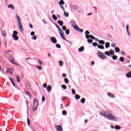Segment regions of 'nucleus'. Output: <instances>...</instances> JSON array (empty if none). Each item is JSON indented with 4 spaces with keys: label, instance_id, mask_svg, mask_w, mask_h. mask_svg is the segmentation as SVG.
I'll list each match as a JSON object with an SVG mask.
<instances>
[{
    "label": "nucleus",
    "instance_id": "7ed1b4c3",
    "mask_svg": "<svg viewBox=\"0 0 131 131\" xmlns=\"http://www.w3.org/2000/svg\"><path fill=\"white\" fill-rule=\"evenodd\" d=\"M106 118L107 119H109V120H112L113 121H116L117 120V118L115 116L112 115V114H109L106 116Z\"/></svg>",
    "mask_w": 131,
    "mask_h": 131
},
{
    "label": "nucleus",
    "instance_id": "4c0bfd02",
    "mask_svg": "<svg viewBox=\"0 0 131 131\" xmlns=\"http://www.w3.org/2000/svg\"><path fill=\"white\" fill-rule=\"evenodd\" d=\"M58 32H59V34H62L63 33V31H62V30L61 29H59Z\"/></svg>",
    "mask_w": 131,
    "mask_h": 131
},
{
    "label": "nucleus",
    "instance_id": "79ce46f5",
    "mask_svg": "<svg viewBox=\"0 0 131 131\" xmlns=\"http://www.w3.org/2000/svg\"><path fill=\"white\" fill-rule=\"evenodd\" d=\"M32 39H33L34 40H36V39H37V38L36 37V36L34 35L33 37H32Z\"/></svg>",
    "mask_w": 131,
    "mask_h": 131
},
{
    "label": "nucleus",
    "instance_id": "49530a36",
    "mask_svg": "<svg viewBox=\"0 0 131 131\" xmlns=\"http://www.w3.org/2000/svg\"><path fill=\"white\" fill-rule=\"evenodd\" d=\"M46 101V98L45 97V96H42V102H45Z\"/></svg>",
    "mask_w": 131,
    "mask_h": 131
},
{
    "label": "nucleus",
    "instance_id": "f03ea898",
    "mask_svg": "<svg viewBox=\"0 0 131 131\" xmlns=\"http://www.w3.org/2000/svg\"><path fill=\"white\" fill-rule=\"evenodd\" d=\"M38 106V101H37V99H35L33 100V106L32 110L33 111H36V110L37 109V106Z\"/></svg>",
    "mask_w": 131,
    "mask_h": 131
},
{
    "label": "nucleus",
    "instance_id": "c9c22d12",
    "mask_svg": "<svg viewBox=\"0 0 131 131\" xmlns=\"http://www.w3.org/2000/svg\"><path fill=\"white\" fill-rule=\"evenodd\" d=\"M67 114V112L66 111L63 110L62 111V115H66Z\"/></svg>",
    "mask_w": 131,
    "mask_h": 131
},
{
    "label": "nucleus",
    "instance_id": "5701e85b",
    "mask_svg": "<svg viewBox=\"0 0 131 131\" xmlns=\"http://www.w3.org/2000/svg\"><path fill=\"white\" fill-rule=\"evenodd\" d=\"M6 73H10V74H12V73H13L12 72V69H8V70L6 71Z\"/></svg>",
    "mask_w": 131,
    "mask_h": 131
},
{
    "label": "nucleus",
    "instance_id": "6e6552de",
    "mask_svg": "<svg viewBox=\"0 0 131 131\" xmlns=\"http://www.w3.org/2000/svg\"><path fill=\"white\" fill-rule=\"evenodd\" d=\"M105 55L110 56L111 55H114V50H110V51L104 52Z\"/></svg>",
    "mask_w": 131,
    "mask_h": 131
},
{
    "label": "nucleus",
    "instance_id": "20e7f679",
    "mask_svg": "<svg viewBox=\"0 0 131 131\" xmlns=\"http://www.w3.org/2000/svg\"><path fill=\"white\" fill-rule=\"evenodd\" d=\"M97 56L100 58L102 59V60H104L105 59H107V56H105L104 55V53L101 52H98L97 53Z\"/></svg>",
    "mask_w": 131,
    "mask_h": 131
},
{
    "label": "nucleus",
    "instance_id": "37998d69",
    "mask_svg": "<svg viewBox=\"0 0 131 131\" xmlns=\"http://www.w3.org/2000/svg\"><path fill=\"white\" fill-rule=\"evenodd\" d=\"M112 59L113 60H116L117 59V56H116V55H114L113 57H112Z\"/></svg>",
    "mask_w": 131,
    "mask_h": 131
},
{
    "label": "nucleus",
    "instance_id": "1a4fd4ad",
    "mask_svg": "<svg viewBox=\"0 0 131 131\" xmlns=\"http://www.w3.org/2000/svg\"><path fill=\"white\" fill-rule=\"evenodd\" d=\"M61 38H62V39H63V40H66V41H67V42H69V43H70V47H71V46H72V43H71V42L68 41L67 39H66V38H65V36H64V34H60Z\"/></svg>",
    "mask_w": 131,
    "mask_h": 131
},
{
    "label": "nucleus",
    "instance_id": "2f4dec72",
    "mask_svg": "<svg viewBox=\"0 0 131 131\" xmlns=\"http://www.w3.org/2000/svg\"><path fill=\"white\" fill-rule=\"evenodd\" d=\"M80 102L82 103V104H84V103L85 102V99L84 98H82L80 100Z\"/></svg>",
    "mask_w": 131,
    "mask_h": 131
},
{
    "label": "nucleus",
    "instance_id": "8fccbe9b",
    "mask_svg": "<svg viewBox=\"0 0 131 131\" xmlns=\"http://www.w3.org/2000/svg\"><path fill=\"white\" fill-rule=\"evenodd\" d=\"M56 47L57 48V49H61V46L59 44H56Z\"/></svg>",
    "mask_w": 131,
    "mask_h": 131
},
{
    "label": "nucleus",
    "instance_id": "c03bdc74",
    "mask_svg": "<svg viewBox=\"0 0 131 131\" xmlns=\"http://www.w3.org/2000/svg\"><path fill=\"white\" fill-rule=\"evenodd\" d=\"M120 61H121V62H124V58H123V57H120Z\"/></svg>",
    "mask_w": 131,
    "mask_h": 131
},
{
    "label": "nucleus",
    "instance_id": "39448f33",
    "mask_svg": "<svg viewBox=\"0 0 131 131\" xmlns=\"http://www.w3.org/2000/svg\"><path fill=\"white\" fill-rule=\"evenodd\" d=\"M17 35H18V32L16 31H14L12 34V38L14 40H18V39H19V37L17 36Z\"/></svg>",
    "mask_w": 131,
    "mask_h": 131
},
{
    "label": "nucleus",
    "instance_id": "f3484780",
    "mask_svg": "<svg viewBox=\"0 0 131 131\" xmlns=\"http://www.w3.org/2000/svg\"><path fill=\"white\" fill-rule=\"evenodd\" d=\"M73 28L75 30H76V31H79V28L77 25L74 26Z\"/></svg>",
    "mask_w": 131,
    "mask_h": 131
},
{
    "label": "nucleus",
    "instance_id": "69168bd1",
    "mask_svg": "<svg viewBox=\"0 0 131 131\" xmlns=\"http://www.w3.org/2000/svg\"><path fill=\"white\" fill-rule=\"evenodd\" d=\"M34 34H35V33H34V32H31V35L32 36H33V35H34Z\"/></svg>",
    "mask_w": 131,
    "mask_h": 131
},
{
    "label": "nucleus",
    "instance_id": "bf43d9fd",
    "mask_svg": "<svg viewBox=\"0 0 131 131\" xmlns=\"http://www.w3.org/2000/svg\"><path fill=\"white\" fill-rule=\"evenodd\" d=\"M61 100L62 101H64V100H66V97H62Z\"/></svg>",
    "mask_w": 131,
    "mask_h": 131
},
{
    "label": "nucleus",
    "instance_id": "b1692460",
    "mask_svg": "<svg viewBox=\"0 0 131 131\" xmlns=\"http://www.w3.org/2000/svg\"><path fill=\"white\" fill-rule=\"evenodd\" d=\"M59 6H61V5H65V3L63 0H60L59 2Z\"/></svg>",
    "mask_w": 131,
    "mask_h": 131
},
{
    "label": "nucleus",
    "instance_id": "9b49d317",
    "mask_svg": "<svg viewBox=\"0 0 131 131\" xmlns=\"http://www.w3.org/2000/svg\"><path fill=\"white\" fill-rule=\"evenodd\" d=\"M55 128L57 131H63V128H62V126L59 125L55 126Z\"/></svg>",
    "mask_w": 131,
    "mask_h": 131
},
{
    "label": "nucleus",
    "instance_id": "052dcab7",
    "mask_svg": "<svg viewBox=\"0 0 131 131\" xmlns=\"http://www.w3.org/2000/svg\"><path fill=\"white\" fill-rule=\"evenodd\" d=\"M94 39H95V41H97L98 42H99V41H100V40H99V39H98L97 38H94Z\"/></svg>",
    "mask_w": 131,
    "mask_h": 131
},
{
    "label": "nucleus",
    "instance_id": "09e8293b",
    "mask_svg": "<svg viewBox=\"0 0 131 131\" xmlns=\"http://www.w3.org/2000/svg\"><path fill=\"white\" fill-rule=\"evenodd\" d=\"M66 34H67L68 35H69V33H70V31L69 30H66Z\"/></svg>",
    "mask_w": 131,
    "mask_h": 131
},
{
    "label": "nucleus",
    "instance_id": "f8f14e48",
    "mask_svg": "<svg viewBox=\"0 0 131 131\" xmlns=\"http://www.w3.org/2000/svg\"><path fill=\"white\" fill-rule=\"evenodd\" d=\"M51 40L53 43H57V39L54 37H51Z\"/></svg>",
    "mask_w": 131,
    "mask_h": 131
},
{
    "label": "nucleus",
    "instance_id": "dca6fc26",
    "mask_svg": "<svg viewBox=\"0 0 131 131\" xmlns=\"http://www.w3.org/2000/svg\"><path fill=\"white\" fill-rule=\"evenodd\" d=\"M107 96L110 97V98H115V96H114V95L112 93H107Z\"/></svg>",
    "mask_w": 131,
    "mask_h": 131
},
{
    "label": "nucleus",
    "instance_id": "4468645a",
    "mask_svg": "<svg viewBox=\"0 0 131 131\" xmlns=\"http://www.w3.org/2000/svg\"><path fill=\"white\" fill-rule=\"evenodd\" d=\"M8 8L9 9H12V10H13V11H15V7L12 4H10V5H8Z\"/></svg>",
    "mask_w": 131,
    "mask_h": 131
},
{
    "label": "nucleus",
    "instance_id": "e433bc0d",
    "mask_svg": "<svg viewBox=\"0 0 131 131\" xmlns=\"http://www.w3.org/2000/svg\"><path fill=\"white\" fill-rule=\"evenodd\" d=\"M27 123H28V125L29 126H30V120H29V119H27Z\"/></svg>",
    "mask_w": 131,
    "mask_h": 131
},
{
    "label": "nucleus",
    "instance_id": "7c9ffc66",
    "mask_svg": "<svg viewBox=\"0 0 131 131\" xmlns=\"http://www.w3.org/2000/svg\"><path fill=\"white\" fill-rule=\"evenodd\" d=\"M115 51L116 52V53H118L120 52V50H119V48L116 47V48H115Z\"/></svg>",
    "mask_w": 131,
    "mask_h": 131
},
{
    "label": "nucleus",
    "instance_id": "864d4df0",
    "mask_svg": "<svg viewBox=\"0 0 131 131\" xmlns=\"http://www.w3.org/2000/svg\"><path fill=\"white\" fill-rule=\"evenodd\" d=\"M87 41H88V42H89V43H92V42H93V40H92L91 39H88Z\"/></svg>",
    "mask_w": 131,
    "mask_h": 131
},
{
    "label": "nucleus",
    "instance_id": "a211bd4d",
    "mask_svg": "<svg viewBox=\"0 0 131 131\" xmlns=\"http://www.w3.org/2000/svg\"><path fill=\"white\" fill-rule=\"evenodd\" d=\"M126 77H127L128 78H130L131 77V72H129L128 73H127L126 74Z\"/></svg>",
    "mask_w": 131,
    "mask_h": 131
},
{
    "label": "nucleus",
    "instance_id": "13d9d810",
    "mask_svg": "<svg viewBox=\"0 0 131 131\" xmlns=\"http://www.w3.org/2000/svg\"><path fill=\"white\" fill-rule=\"evenodd\" d=\"M72 93L73 95H75V91H74V90L72 89Z\"/></svg>",
    "mask_w": 131,
    "mask_h": 131
},
{
    "label": "nucleus",
    "instance_id": "3c124183",
    "mask_svg": "<svg viewBox=\"0 0 131 131\" xmlns=\"http://www.w3.org/2000/svg\"><path fill=\"white\" fill-rule=\"evenodd\" d=\"M90 38H91V39H95V37H94V36H93L92 35H90Z\"/></svg>",
    "mask_w": 131,
    "mask_h": 131
},
{
    "label": "nucleus",
    "instance_id": "774afa93",
    "mask_svg": "<svg viewBox=\"0 0 131 131\" xmlns=\"http://www.w3.org/2000/svg\"><path fill=\"white\" fill-rule=\"evenodd\" d=\"M111 47H112V48H115V44H114V43L112 44Z\"/></svg>",
    "mask_w": 131,
    "mask_h": 131
},
{
    "label": "nucleus",
    "instance_id": "9d476101",
    "mask_svg": "<svg viewBox=\"0 0 131 131\" xmlns=\"http://www.w3.org/2000/svg\"><path fill=\"white\" fill-rule=\"evenodd\" d=\"M26 60H30L28 61L29 65H30L31 66H35L34 64H33V63H34V61L33 60H32V59H31L30 58H28L26 59Z\"/></svg>",
    "mask_w": 131,
    "mask_h": 131
},
{
    "label": "nucleus",
    "instance_id": "680f3d73",
    "mask_svg": "<svg viewBox=\"0 0 131 131\" xmlns=\"http://www.w3.org/2000/svg\"><path fill=\"white\" fill-rule=\"evenodd\" d=\"M85 34H88V35L90 34V32H89V31H86L85 32Z\"/></svg>",
    "mask_w": 131,
    "mask_h": 131
},
{
    "label": "nucleus",
    "instance_id": "ddd939ff",
    "mask_svg": "<svg viewBox=\"0 0 131 131\" xmlns=\"http://www.w3.org/2000/svg\"><path fill=\"white\" fill-rule=\"evenodd\" d=\"M71 9L73 10H79V7H78L77 5H73L72 6Z\"/></svg>",
    "mask_w": 131,
    "mask_h": 131
},
{
    "label": "nucleus",
    "instance_id": "5fc2aeb1",
    "mask_svg": "<svg viewBox=\"0 0 131 131\" xmlns=\"http://www.w3.org/2000/svg\"><path fill=\"white\" fill-rule=\"evenodd\" d=\"M62 30H63V31H66V27L65 26H62Z\"/></svg>",
    "mask_w": 131,
    "mask_h": 131
},
{
    "label": "nucleus",
    "instance_id": "c85d7f7f",
    "mask_svg": "<svg viewBox=\"0 0 131 131\" xmlns=\"http://www.w3.org/2000/svg\"><path fill=\"white\" fill-rule=\"evenodd\" d=\"M64 12V16H65V17H69V13H66V12H65V10H64V12Z\"/></svg>",
    "mask_w": 131,
    "mask_h": 131
},
{
    "label": "nucleus",
    "instance_id": "aec40b11",
    "mask_svg": "<svg viewBox=\"0 0 131 131\" xmlns=\"http://www.w3.org/2000/svg\"><path fill=\"white\" fill-rule=\"evenodd\" d=\"M78 51L80 53L81 52H83V51H84V48L83 47H80V48L78 49Z\"/></svg>",
    "mask_w": 131,
    "mask_h": 131
},
{
    "label": "nucleus",
    "instance_id": "338daca9",
    "mask_svg": "<svg viewBox=\"0 0 131 131\" xmlns=\"http://www.w3.org/2000/svg\"><path fill=\"white\" fill-rule=\"evenodd\" d=\"M47 84L46 83L43 84V88H45V89H46V88H47Z\"/></svg>",
    "mask_w": 131,
    "mask_h": 131
},
{
    "label": "nucleus",
    "instance_id": "6e6d98bb",
    "mask_svg": "<svg viewBox=\"0 0 131 131\" xmlns=\"http://www.w3.org/2000/svg\"><path fill=\"white\" fill-rule=\"evenodd\" d=\"M38 61L40 65H42V64H43V63H42V61H41L40 59H38Z\"/></svg>",
    "mask_w": 131,
    "mask_h": 131
},
{
    "label": "nucleus",
    "instance_id": "473e14b6",
    "mask_svg": "<svg viewBox=\"0 0 131 131\" xmlns=\"http://www.w3.org/2000/svg\"><path fill=\"white\" fill-rule=\"evenodd\" d=\"M59 63L60 66H61V67L63 66V64H64L63 61H62L61 60L59 61Z\"/></svg>",
    "mask_w": 131,
    "mask_h": 131
},
{
    "label": "nucleus",
    "instance_id": "412c9836",
    "mask_svg": "<svg viewBox=\"0 0 131 131\" xmlns=\"http://www.w3.org/2000/svg\"><path fill=\"white\" fill-rule=\"evenodd\" d=\"M97 47H98V49H100L101 50H104V49H105L104 46H101V45H98Z\"/></svg>",
    "mask_w": 131,
    "mask_h": 131
},
{
    "label": "nucleus",
    "instance_id": "f257e3e1",
    "mask_svg": "<svg viewBox=\"0 0 131 131\" xmlns=\"http://www.w3.org/2000/svg\"><path fill=\"white\" fill-rule=\"evenodd\" d=\"M16 18L17 20V26L20 31H23V26H22V24L21 23V19H20V17L18 15H16Z\"/></svg>",
    "mask_w": 131,
    "mask_h": 131
},
{
    "label": "nucleus",
    "instance_id": "e2e57ef3",
    "mask_svg": "<svg viewBox=\"0 0 131 131\" xmlns=\"http://www.w3.org/2000/svg\"><path fill=\"white\" fill-rule=\"evenodd\" d=\"M66 76H67V75H66V74H62V77H66Z\"/></svg>",
    "mask_w": 131,
    "mask_h": 131
},
{
    "label": "nucleus",
    "instance_id": "4be33fe9",
    "mask_svg": "<svg viewBox=\"0 0 131 131\" xmlns=\"http://www.w3.org/2000/svg\"><path fill=\"white\" fill-rule=\"evenodd\" d=\"M99 45H105V41L103 40H100L99 41Z\"/></svg>",
    "mask_w": 131,
    "mask_h": 131
},
{
    "label": "nucleus",
    "instance_id": "2eb2a0df",
    "mask_svg": "<svg viewBox=\"0 0 131 131\" xmlns=\"http://www.w3.org/2000/svg\"><path fill=\"white\" fill-rule=\"evenodd\" d=\"M47 91L50 93V92H51V91H52V86H51L50 85H48L47 87Z\"/></svg>",
    "mask_w": 131,
    "mask_h": 131
},
{
    "label": "nucleus",
    "instance_id": "ea45409f",
    "mask_svg": "<svg viewBox=\"0 0 131 131\" xmlns=\"http://www.w3.org/2000/svg\"><path fill=\"white\" fill-rule=\"evenodd\" d=\"M37 69H38V70H41L42 69V68H41V67L40 66H37L36 67Z\"/></svg>",
    "mask_w": 131,
    "mask_h": 131
},
{
    "label": "nucleus",
    "instance_id": "a878e982",
    "mask_svg": "<svg viewBox=\"0 0 131 131\" xmlns=\"http://www.w3.org/2000/svg\"><path fill=\"white\" fill-rule=\"evenodd\" d=\"M114 128H115V129L119 130V129H120V128H121V127L120 126L117 125H116L115 127H114Z\"/></svg>",
    "mask_w": 131,
    "mask_h": 131
},
{
    "label": "nucleus",
    "instance_id": "de8ad7c7",
    "mask_svg": "<svg viewBox=\"0 0 131 131\" xmlns=\"http://www.w3.org/2000/svg\"><path fill=\"white\" fill-rule=\"evenodd\" d=\"M85 38H86V39H89V38H90V35H89L85 34Z\"/></svg>",
    "mask_w": 131,
    "mask_h": 131
},
{
    "label": "nucleus",
    "instance_id": "423d86ee",
    "mask_svg": "<svg viewBox=\"0 0 131 131\" xmlns=\"http://www.w3.org/2000/svg\"><path fill=\"white\" fill-rule=\"evenodd\" d=\"M100 114L101 116H103V117H106L107 118V116H108L109 112L107 111H102L100 112Z\"/></svg>",
    "mask_w": 131,
    "mask_h": 131
},
{
    "label": "nucleus",
    "instance_id": "0e129e2a",
    "mask_svg": "<svg viewBox=\"0 0 131 131\" xmlns=\"http://www.w3.org/2000/svg\"><path fill=\"white\" fill-rule=\"evenodd\" d=\"M2 35L3 36H6V33H5V32H2Z\"/></svg>",
    "mask_w": 131,
    "mask_h": 131
},
{
    "label": "nucleus",
    "instance_id": "f704fd0d",
    "mask_svg": "<svg viewBox=\"0 0 131 131\" xmlns=\"http://www.w3.org/2000/svg\"><path fill=\"white\" fill-rule=\"evenodd\" d=\"M92 46H93V47H98V43L97 42H93Z\"/></svg>",
    "mask_w": 131,
    "mask_h": 131
},
{
    "label": "nucleus",
    "instance_id": "6ab92c4d",
    "mask_svg": "<svg viewBox=\"0 0 131 131\" xmlns=\"http://www.w3.org/2000/svg\"><path fill=\"white\" fill-rule=\"evenodd\" d=\"M105 49H108V48L110 47V43H109L108 42H107L105 43Z\"/></svg>",
    "mask_w": 131,
    "mask_h": 131
},
{
    "label": "nucleus",
    "instance_id": "cd10ccee",
    "mask_svg": "<svg viewBox=\"0 0 131 131\" xmlns=\"http://www.w3.org/2000/svg\"><path fill=\"white\" fill-rule=\"evenodd\" d=\"M52 18L53 19H54V20H55V21H57V20H58V18H57V16H56V15H52Z\"/></svg>",
    "mask_w": 131,
    "mask_h": 131
},
{
    "label": "nucleus",
    "instance_id": "4d7b16f0",
    "mask_svg": "<svg viewBox=\"0 0 131 131\" xmlns=\"http://www.w3.org/2000/svg\"><path fill=\"white\" fill-rule=\"evenodd\" d=\"M78 32H81V33H82L83 32V30H82L81 29H79V30Z\"/></svg>",
    "mask_w": 131,
    "mask_h": 131
},
{
    "label": "nucleus",
    "instance_id": "393cba45",
    "mask_svg": "<svg viewBox=\"0 0 131 131\" xmlns=\"http://www.w3.org/2000/svg\"><path fill=\"white\" fill-rule=\"evenodd\" d=\"M58 24H59V25H60V26H63V21H61V20H58L57 21Z\"/></svg>",
    "mask_w": 131,
    "mask_h": 131
},
{
    "label": "nucleus",
    "instance_id": "603ef678",
    "mask_svg": "<svg viewBox=\"0 0 131 131\" xmlns=\"http://www.w3.org/2000/svg\"><path fill=\"white\" fill-rule=\"evenodd\" d=\"M25 93L27 94V95H28V96H29V97H31V95L30 94V93H29L27 91H25Z\"/></svg>",
    "mask_w": 131,
    "mask_h": 131
},
{
    "label": "nucleus",
    "instance_id": "c756f323",
    "mask_svg": "<svg viewBox=\"0 0 131 131\" xmlns=\"http://www.w3.org/2000/svg\"><path fill=\"white\" fill-rule=\"evenodd\" d=\"M64 82H66V83H69V80H68V78H66L64 79Z\"/></svg>",
    "mask_w": 131,
    "mask_h": 131
},
{
    "label": "nucleus",
    "instance_id": "72a5a7b5",
    "mask_svg": "<svg viewBox=\"0 0 131 131\" xmlns=\"http://www.w3.org/2000/svg\"><path fill=\"white\" fill-rule=\"evenodd\" d=\"M60 7L62 10L63 12H65V8H64V6H63V5H60Z\"/></svg>",
    "mask_w": 131,
    "mask_h": 131
},
{
    "label": "nucleus",
    "instance_id": "a18cd8bd",
    "mask_svg": "<svg viewBox=\"0 0 131 131\" xmlns=\"http://www.w3.org/2000/svg\"><path fill=\"white\" fill-rule=\"evenodd\" d=\"M126 31H127V33H128V34H129V32H128V26H126Z\"/></svg>",
    "mask_w": 131,
    "mask_h": 131
},
{
    "label": "nucleus",
    "instance_id": "bb28decb",
    "mask_svg": "<svg viewBox=\"0 0 131 131\" xmlns=\"http://www.w3.org/2000/svg\"><path fill=\"white\" fill-rule=\"evenodd\" d=\"M75 98L76 99V100H79L80 99V96H79L78 95L76 94L75 95Z\"/></svg>",
    "mask_w": 131,
    "mask_h": 131
},
{
    "label": "nucleus",
    "instance_id": "a19ab883",
    "mask_svg": "<svg viewBox=\"0 0 131 131\" xmlns=\"http://www.w3.org/2000/svg\"><path fill=\"white\" fill-rule=\"evenodd\" d=\"M61 88L62 89H63V90H66V89H67V88L66 87V85H62Z\"/></svg>",
    "mask_w": 131,
    "mask_h": 131
},
{
    "label": "nucleus",
    "instance_id": "0eeeda50",
    "mask_svg": "<svg viewBox=\"0 0 131 131\" xmlns=\"http://www.w3.org/2000/svg\"><path fill=\"white\" fill-rule=\"evenodd\" d=\"M9 60L10 62H11L12 63V64H14V65L19 66L18 63H16V62H15V58H14V57H13L12 56H10L9 57Z\"/></svg>",
    "mask_w": 131,
    "mask_h": 131
},
{
    "label": "nucleus",
    "instance_id": "58836bf2",
    "mask_svg": "<svg viewBox=\"0 0 131 131\" xmlns=\"http://www.w3.org/2000/svg\"><path fill=\"white\" fill-rule=\"evenodd\" d=\"M20 79H21L20 78V77H19L18 76L16 77V80H17V82H20Z\"/></svg>",
    "mask_w": 131,
    "mask_h": 131
}]
</instances>
